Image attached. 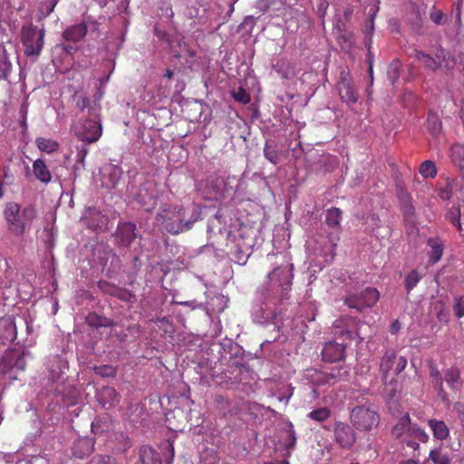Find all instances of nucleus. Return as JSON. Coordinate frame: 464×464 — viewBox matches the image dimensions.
<instances>
[{"label": "nucleus", "instance_id": "1", "mask_svg": "<svg viewBox=\"0 0 464 464\" xmlns=\"http://www.w3.org/2000/svg\"><path fill=\"white\" fill-rule=\"evenodd\" d=\"M266 261L272 271L257 288L256 303L252 306L253 320L258 324L275 323L281 314L279 305L289 298L294 277V265L285 252L270 253Z\"/></svg>", "mask_w": 464, "mask_h": 464}, {"label": "nucleus", "instance_id": "2", "mask_svg": "<svg viewBox=\"0 0 464 464\" xmlns=\"http://www.w3.org/2000/svg\"><path fill=\"white\" fill-rule=\"evenodd\" d=\"M76 107L86 116V120L73 126L74 135L82 141L90 144L96 142L102 134L99 108L90 106V99L83 94H74Z\"/></svg>", "mask_w": 464, "mask_h": 464}, {"label": "nucleus", "instance_id": "3", "mask_svg": "<svg viewBox=\"0 0 464 464\" xmlns=\"http://www.w3.org/2000/svg\"><path fill=\"white\" fill-rule=\"evenodd\" d=\"M392 435L403 447L412 450H418L420 443L429 440L428 434L418 424L412 423L409 413H404L398 418V421L392 428Z\"/></svg>", "mask_w": 464, "mask_h": 464}, {"label": "nucleus", "instance_id": "4", "mask_svg": "<svg viewBox=\"0 0 464 464\" xmlns=\"http://www.w3.org/2000/svg\"><path fill=\"white\" fill-rule=\"evenodd\" d=\"M159 224L169 233L179 234L188 230L197 221L198 217L186 218L185 208L180 206H166L157 214Z\"/></svg>", "mask_w": 464, "mask_h": 464}, {"label": "nucleus", "instance_id": "5", "mask_svg": "<svg viewBox=\"0 0 464 464\" xmlns=\"http://www.w3.org/2000/svg\"><path fill=\"white\" fill-rule=\"evenodd\" d=\"M154 304L155 308L150 307V312H147V324L149 323V327L151 330L150 338L158 341V337H172L174 325L162 308L165 299L160 295L155 299Z\"/></svg>", "mask_w": 464, "mask_h": 464}, {"label": "nucleus", "instance_id": "6", "mask_svg": "<svg viewBox=\"0 0 464 464\" xmlns=\"http://www.w3.org/2000/svg\"><path fill=\"white\" fill-rule=\"evenodd\" d=\"M5 218L8 229L15 236H22L36 218V209L27 206L21 210L17 203L10 202L5 206Z\"/></svg>", "mask_w": 464, "mask_h": 464}, {"label": "nucleus", "instance_id": "7", "mask_svg": "<svg viewBox=\"0 0 464 464\" xmlns=\"http://www.w3.org/2000/svg\"><path fill=\"white\" fill-rule=\"evenodd\" d=\"M44 29L32 24L22 27V44L27 56H39L44 47Z\"/></svg>", "mask_w": 464, "mask_h": 464}, {"label": "nucleus", "instance_id": "8", "mask_svg": "<svg viewBox=\"0 0 464 464\" xmlns=\"http://www.w3.org/2000/svg\"><path fill=\"white\" fill-rule=\"evenodd\" d=\"M351 421L355 429L366 431L379 425L380 416L374 408L360 405L352 410Z\"/></svg>", "mask_w": 464, "mask_h": 464}, {"label": "nucleus", "instance_id": "9", "mask_svg": "<svg viewBox=\"0 0 464 464\" xmlns=\"http://www.w3.org/2000/svg\"><path fill=\"white\" fill-rule=\"evenodd\" d=\"M28 353H19L14 351H7L0 362V372L10 380H16L18 372L25 369V357Z\"/></svg>", "mask_w": 464, "mask_h": 464}, {"label": "nucleus", "instance_id": "10", "mask_svg": "<svg viewBox=\"0 0 464 464\" xmlns=\"http://www.w3.org/2000/svg\"><path fill=\"white\" fill-rule=\"evenodd\" d=\"M408 363L406 357L398 356L394 352H387L382 357L380 362V372L382 379L385 385H392L393 380L388 382V376L391 372L395 375H399L404 371Z\"/></svg>", "mask_w": 464, "mask_h": 464}, {"label": "nucleus", "instance_id": "11", "mask_svg": "<svg viewBox=\"0 0 464 464\" xmlns=\"http://www.w3.org/2000/svg\"><path fill=\"white\" fill-rule=\"evenodd\" d=\"M336 88L340 96V100L346 103L350 109H352L353 106L358 102L359 93L353 79L348 71L342 70L340 72Z\"/></svg>", "mask_w": 464, "mask_h": 464}, {"label": "nucleus", "instance_id": "12", "mask_svg": "<svg viewBox=\"0 0 464 464\" xmlns=\"http://www.w3.org/2000/svg\"><path fill=\"white\" fill-rule=\"evenodd\" d=\"M379 296L380 295L376 288L366 287L360 293L346 295L344 304L350 308L362 312L364 308L373 306L378 301Z\"/></svg>", "mask_w": 464, "mask_h": 464}, {"label": "nucleus", "instance_id": "13", "mask_svg": "<svg viewBox=\"0 0 464 464\" xmlns=\"http://www.w3.org/2000/svg\"><path fill=\"white\" fill-rule=\"evenodd\" d=\"M233 246L230 250V258L238 265H245L252 254L253 239L252 237L238 233L233 236Z\"/></svg>", "mask_w": 464, "mask_h": 464}, {"label": "nucleus", "instance_id": "14", "mask_svg": "<svg viewBox=\"0 0 464 464\" xmlns=\"http://www.w3.org/2000/svg\"><path fill=\"white\" fill-rule=\"evenodd\" d=\"M357 320L350 316H343L335 320L334 327L335 335H339L343 341L353 340L359 337L357 331Z\"/></svg>", "mask_w": 464, "mask_h": 464}, {"label": "nucleus", "instance_id": "15", "mask_svg": "<svg viewBox=\"0 0 464 464\" xmlns=\"http://www.w3.org/2000/svg\"><path fill=\"white\" fill-rule=\"evenodd\" d=\"M87 24L81 23L66 28L63 34V39L66 44H63V49L71 53L76 50L74 44L82 41L87 34Z\"/></svg>", "mask_w": 464, "mask_h": 464}, {"label": "nucleus", "instance_id": "16", "mask_svg": "<svg viewBox=\"0 0 464 464\" xmlns=\"http://www.w3.org/2000/svg\"><path fill=\"white\" fill-rule=\"evenodd\" d=\"M334 433L335 442L342 448L350 449L355 442V433L346 423L336 421Z\"/></svg>", "mask_w": 464, "mask_h": 464}, {"label": "nucleus", "instance_id": "17", "mask_svg": "<svg viewBox=\"0 0 464 464\" xmlns=\"http://www.w3.org/2000/svg\"><path fill=\"white\" fill-rule=\"evenodd\" d=\"M121 175V170L119 167L113 164H104L99 171V179L101 186L105 188H114Z\"/></svg>", "mask_w": 464, "mask_h": 464}, {"label": "nucleus", "instance_id": "18", "mask_svg": "<svg viewBox=\"0 0 464 464\" xmlns=\"http://www.w3.org/2000/svg\"><path fill=\"white\" fill-rule=\"evenodd\" d=\"M321 354L324 362H334L341 361L345 356V345L334 341L325 343Z\"/></svg>", "mask_w": 464, "mask_h": 464}, {"label": "nucleus", "instance_id": "19", "mask_svg": "<svg viewBox=\"0 0 464 464\" xmlns=\"http://www.w3.org/2000/svg\"><path fill=\"white\" fill-rule=\"evenodd\" d=\"M16 338V325L11 316L0 318V341L5 343Z\"/></svg>", "mask_w": 464, "mask_h": 464}, {"label": "nucleus", "instance_id": "20", "mask_svg": "<svg viewBox=\"0 0 464 464\" xmlns=\"http://www.w3.org/2000/svg\"><path fill=\"white\" fill-rule=\"evenodd\" d=\"M99 403L103 408H111L119 402V394L116 390L112 387H102L96 393Z\"/></svg>", "mask_w": 464, "mask_h": 464}, {"label": "nucleus", "instance_id": "21", "mask_svg": "<svg viewBox=\"0 0 464 464\" xmlns=\"http://www.w3.org/2000/svg\"><path fill=\"white\" fill-rule=\"evenodd\" d=\"M136 237L135 225L130 222L122 223L116 231L117 242L124 246H128Z\"/></svg>", "mask_w": 464, "mask_h": 464}, {"label": "nucleus", "instance_id": "22", "mask_svg": "<svg viewBox=\"0 0 464 464\" xmlns=\"http://www.w3.org/2000/svg\"><path fill=\"white\" fill-rule=\"evenodd\" d=\"M94 441L90 438L76 440L72 448V455L77 459L88 457L93 450Z\"/></svg>", "mask_w": 464, "mask_h": 464}, {"label": "nucleus", "instance_id": "23", "mask_svg": "<svg viewBox=\"0 0 464 464\" xmlns=\"http://www.w3.org/2000/svg\"><path fill=\"white\" fill-rule=\"evenodd\" d=\"M410 56L420 62L425 69L431 72H436L442 66V62H439V59L417 49H414Z\"/></svg>", "mask_w": 464, "mask_h": 464}, {"label": "nucleus", "instance_id": "24", "mask_svg": "<svg viewBox=\"0 0 464 464\" xmlns=\"http://www.w3.org/2000/svg\"><path fill=\"white\" fill-rule=\"evenodd\" d=\"M443 380L453 392H459L462 389L461 372L457 366L445 370Z\"/></svg>", "mask_w": 464, "mask_h": 464}, {"label": "nucleus", "instance_id": "25", "mask_svg": "<svg viewBox=\"0 0 464 464\" xmlns=\"http://www.w3.org/2000/svg\"><path fill=\"white\" fill-rule=\"evenodd\" d=\"M430 376L432 381L433 387L437 390L439 396L443 400H448V394L443 388V378L437 365L433 362L429 364Z\"/></svg>", "mask_w": 464, "mask_h": 464}, {"label": "nucleus", "instance_id": "26", "mask_svg": "<svg viewBox=\"0 0 464 464\" xmlns=\"http://www.w3.org/2000/svg\"><path fill=\"white\" fill-rule=\"evenodd\" d=\"M91 427L92 433L101 435L113 430V421L109 415L104 414L95 418Z\"/></svg>", "mask_w": 464, "mask_h": 464}, {"label": "nucleus", "instance_id": "27", "mask_svg": "<svg viewBox=\"0 0 464 464\" xmlns=\"http://www.w3.org/2000/svg\"><path fill=\"white\" fill-rule=\"evenodd\" d=\"M263 154L270 163L276 166L281 160L282 150L275 140H267L264 145Z\"/></svg>", "mask_w": 464, "mask_h": 464}, {"label": "nucleus", "instance_id": "28", "mask_svg": "<svg viewBox=\"0 0 464 464\" xmlns=\"http://www.w3.org/2000/svg\"><path fill=\"white\" fill-rule=\"evenodd\" d=\"M33 172L34 177L41 182L47 184L52 179V175L44 160L38 159L33 163Z\"/></svg>", "mask_w": 464, "mask_h": 464}, {"label": "nucleus", "instance_id": "29", "mask_svg": "<svg viewBox=\"0 0 464 464\" xmlns=\"http://www.w3.org/2000/svg\"><path fill=\"white\" fill-rule=\"evenodd\" d=\"M450 160L452 163L459 169L464 178V145L456 143L450 147Z\"/></svg>", "mask_w": 464, "mask_h": 464}, {"label": "nucleus", "instance_id": "30", "mask_svg": "<svg viewBox=\"0 0 464 464\" xmlns=\"http://www.w3.org/2000/svg\"><path fill=\"white\" fill-rule=\"evenodd\" d=\"M428 245L430 247L429 253V262L435 264L439 262L442 256L444 246L440 238H429Z\"/></svg>", "mask_w": 464, "mask_h": 464}, {"label": "nucleus", "instance_id": "31", "mask_svg": "<svg viewBox=\"0 0 464 464\" xmlns=\"http://www.w3.org/2000/svg\"><path fill=\"white\" fill-rule=\"evenodd\" d=\"M343 211L338 208H331L325 214V224L334 231H339L341 228Z\"/></svg>", "mask_w": 464, "mask_h": 464}, {"label": "nucleus", "instance_id": "32", "mask_svg": "<svg viewBox=\"0 0 464 464\" xmlns=\"http://www.w3.org/2000/svg\"><path fill=\"white\" fill-rule=\"evenodd\" d=\"M428 424L436 439L443 440L448 438L450 430L443 420L430 419Z\"/></svg>", "mask_w": 464, "mask_h": 464}, {"label": "nucleus", "instance_id": "33", "mask_svg": "<svg viewBox=\"0 0 464 464\" xmlns=\"http://www.w3.org/2000/svg\"><path fill=\"white\" fill-rule=\"evenodd\" d=\"M435 56L439 59V62H442L440 68H443L446 72H450L455 67V58L446 53L442 48L435 53Z\"/></svg>", "mask_w": 464, "mask_h": 464}, {"label": "nucleus", "instance_id": "34", "mask_svg": "<svg viewBox=\"0 0 464 464\" xmlns=\"http://www.w3.org/2000/svg\"><path fill=\"white\" fill-rule=\"evenodd\" d=\"M427 129L434 137L438 136L441 132L442 122L437 113H429L427 119Z\"/></svg>", "mask_w": 464, "mask_h": 464}, {"label": "nucleus", "instance_id": "35", "mask_svg": "<svg viewBox=\"0 0 464 464\" xmlns=\"http://www.w3.org/2000/svg\"><path fill=\"white\" fill-rule=\"evenodd\" d=\"M12 70V63L7 56L6 49L0 44V78L6 77Z\"/></svg>", "mask_w": 464, "mask_h": 464}, {"label": "nucleus", "instance_id": "36", "mask_svg": "<svg viewBox=\"0 0 464 464\" xmlns=\"http://www.w3.org/2000/svg\"><path fill=\"white\" fill-rule=\"evenodd\" d=\"M35 143L38 149L46 153H52L57 150L59 144L53 140L45 139V138H37Z\"/></svg>", "mask_w": 464, "mask_h": 464}, {"label": "nucleus", "instance_id": "37", "mask_svg": "<svg viewBox=\"0 0 464 464\" xmlns=\"http://www.w3.org/2000/svg\"><path fill=\"white\" fill-rule=\"evenodd\" d=\"M230 367L234 368L232 374H234V372L236 371H237L238 373L235 374L234 377H228L229 381L232 383H238V382H242V378H241L240 374L243 372H248V367H247L246 363L243 361V359H241L239 361L233 362V363L230 365Z\"/></svg>", "mask_w": 464, "mask_h": 464}, {"label": "nucleus", "instance_id": "38", "mask_svg": "<svg viewBox=\"0 0 464 464\" xmlns=\"http://www.w3.org/2000/svg\"><path fill=\"white\" fill-rule=\"evenodd\" d=\"M430 459L432 460L434 464H450V459L449 454L444 451L442 449H435L430 450Z\"/></svg>", "mask_w": 464, "mask_h": 464}, {"label": "nucleus", "instance_id": "39", "mask_svg": "<svg viewBox=\"0 0 464 464\" xmlns=\"http://www.w3.org/2000/svg\"><path fill=\"white\" fill-rule=\"evenodd\" d=\"M421 276L418 272V270H411L406 276L404 280V285L407 293H410L420 281Z\"/></svg>", "mask_w": 464, "mask_h": 464}, {"label": "nucleus", "instance_id": "40", "mask_svg": "<svg viewBox=\"0 0 464 464\" xmlns=\"http://www.w3.org/2000/svg\"><path fill=\"white\" fill-rule=\"evenodd\" d=\"M420 173L425 179H433L437 175V168L431 160H425L420 164Z\"/></svg>", "mask_w": 464, "mask_h": 464}, {"label": "nucleus", "instance_id": "41", "mask_svg": "<svg viewBox=\"0 0 464 464\" xmlns=\"http://www.w3.org/2000/svg\"><path fill=\"white\" fill-rule=\"evenodd\" d=\"M446 218L458 228L460 234L462 233L463 229L460 223V209L459 208H450L446 214Z\"/></svg>", "mask_w": 464, "mask_h": 464}, {"label": "nucleus", "instance_id": "42", "mask_svg": "<svg viewBox=\"0 0 464 464\" xmlns=\"http://www.w3.org/2000/svg\"><path fill=\"white\" fill-rule=\"evenodd\" d=\"M100 83H99V86L97 87V91L95 92V94L93 95V99L92 101L90 100V106H96L97 108H99V111H101V105H100V102L102 100V98L103 97V94H104V86L106 85L107 82L109 81V76H107L106 78H101L100 80Z\"/></svg>", "mask_w": 464, "mask_h": 464}, {"label": "nucleus", "instance_id": "43", "mask_svg": "<svg viewBox=\"0 0 464 464\" xmlns=\"http://www.w3.org/2000/svg\"><path fill=\"white\" fill-rule=\"evenodd\" d=\"M401 64L399 60H393L387 70V76L392 84H394L400 77Z\"/></svg>", "mask_w": 464, "mask_h": 464}, {"label": "nucleus", "instance_id": "44", "mask_svg": "<svg viewBox=\"0 0 464 464\" xmlns=\"http://www.w3.org/2000/svg\"><path fill=\"white\" fill-rule=\"evenodd\" d=\"M331 415V411L326 407L315 409L308 413V418L317 422H323L326 420Z\"/></svg>", "mask_w": 464, "mask_h": 464}, {"label": "nucleus", "instance_id": "45", "mask_svg": "<svg viewBox=\"0 0 464 464\" xmlns=\"http://www.w3.org/2000/svg\"><path fill=\"white\" fill-rule=\"evenodd\" d=\"M285 440L286 449H288V450L293 449L295 445L296 436H295V432L294 430V427L292 424H290L285 429Z\"/></svg>", "mask_w": 464, "mask_h": 464}, {"label": "nucleus", "instance_id": "46", "mask_svg": "<svg viewBox=\"0 0 464 464\" xmlns=\"http://www.w3.org/2000/svg\"><path fill=\"white\" fill-rule=\"evenodd\" d=\"M452 309L456 317L461 318L464 316V295L456 296L454 298Z\"/></svg>", "mask_w": 464, "mask_h": 464}, {"label": "nucleus", "instance_id": "47", "mask_svg": "<svg viewBox=\"0 0 464 464\" xmlns=\"http://www.w3.org/2000/svg\"><path fill=\"white\" fill-rule=\"evenodd\" d=\"M348 375V371L343 368H339L337 370H333L331 372L327 373L326 378L327 382L330 381H340L346 379Z\"/></svg>", "mask_w": 464, "mask_h": 464}, {"label": "nucleus", "instance_id": "48", "mask_svg": "<svg viewBox=\"0 0 464 464\" xmlns=\"http://www.w3.org/2000/svg\"><path fill=\"white\" fill-rule=\"evenodd\" d=\"M365 225L371 231H374L382 226V221L377 214L372 213L367 216Z\"/></svg>", "mask_w": 464, "mask_h": 464}, {"label": "nucleus", "instance_id": "49", "mask_svg": "<svg viewBox=\"0 0 464 464\" xmlns=\"http://www.w3.org/2000/svg\"><path fill=\"white\" fill-rule=\"evenodd\" d=\"M218 460L217 453L213 450H206L201 455V462L203 464H215Z\"/></svg>", "mask_w": 464, "mask_h": 464}, {"label": "nucleus", "instance_id": "50", "mask_svg": "<svg viewBox=\"0 0 464 464\" xmlns=\"http://www.w3.org/2000/svg\"><path fill=\"white\" fill-rule=\"evenodd\" d=\"M155 35L158 38L159 42H160V48L167 49L169 46L170 41L168 34L163 31L160 30L159 28H155Z\"/></svg>", "mask_w": 464, "mask_h": 464}, {"label": "nucleus", "instance_id": "51", "mask_svg": "<svg viewBox=\"0 0 464 464\" xmlns=\"http://www.w3.org/2000/svg\"><path fill=\"white\" fill-rule=\"evenodd\" d=\"M0 464H31L25 459L14 460L11 455L0 453Z\"/></svg>", "mask_w": 464, "mask_h": 464}, {"label": "nucleus", "instance_id": "52", "mask_svg": "<svg viewBox=\"0 0 464 464\" xmlns=\"http://www.w3.org/2000/svg\"><path fill=\"white\" fill-rule=\"evenodd\" d=\"M233 97L236 101L243 104H246L250 102L249 94L242 88H240L237 92H234Z\"/></svg>", "mask_w": 464, "mask_h": 464}, {"label": "nucleus", "instance_id": "53", "mask_svg": "<svg viewBox=\"0 0 464 464\" xmlns=\"http://www.w3.org/2000/svg\"><path fill=\"white\" fill-rule=\"evenodd\" d=\"M430 19L436 24H444L446 23L444 14L440 10H433L430 13Z\"/></svg>", "mask_w": 464, "mask_h": 464}, {"label": "nucleus", "instance_id": "54", "mask_svg": "<svg viewBox=\"0 0 464 464\" xmlns=\"http://www.w3.org/2000/svg\"><path fill=\"white\" fill-rule=\"evenodd\" d=\"M50 380L52 381V382H57L60 378H62L63 374L64 373L62 366H57V367H52L50 369Z\"/></svg>", "mask_w": 464, "mask_h": 464}, {"label": "nucleus", "instance_id": "55", "mask_svg": "<svg viewBox=\"0 0 464 464\" xmlns=\"http://www.w3.org/2000/svg\"><path fill=\"white\" fill-rule=\"evenodd\" d=\"M91 464H115L114 460L109 456L99 455L92 459Z\"/></svg>", "mask_w": 464, "mask_h": 464}, {"label": "nucleus", "instance_id": "56", "mask_svg": "<svg viewBox=\"0 0 464 464\" xmlns=\"http://www.w3.org/2000/svg\"><path fill=\"white\" fill-rule=\"evenodd\" d=\"M453 410L460 420L462 426L464 427V402L458 401L454 403Z\"/></svg>", "mask_w": 464, "mask_h": 464}, {"label": "nucleus", "instance_id": "57", "mask_svg": "<svg viewBox=\"0 0 464 464\" xmlns=\"http://www.w3.org/2000/svg\"><path fill=\"white\" fill-rule=\"evenodd\" d=\"M88 148L86 144L81 145V147L78 148V153H77V162L83 163L86 155L88 154Z\"/></svg>", "mask_w": 464, "mask_h": 464}, {"label": "nucleus", "instance_id": "58", "mask_svg": "<svg viewBox=\"0 0 464 464\" xmlns=\"http://www.w3.org/2000/svg\"><path fill=\"white\" fill-rule=\"evenodd\" d=\"M95 371L98 374L102 376H113L114 375V370L111 366H102L95 368Z\"/></svg>", "mask_w": 464, "mask_h": 464}, {"label": "nucleus", "instance_id": "59", "mask_svg": "<svg viewBox=\"0 0 464 464\" xmlns=\"http://www.w3.org/2000/svg\"><path fill=\"white\" fill-rule=\"evenodd\" d=\"M367 62L369 63V74L371 79L373 78V62H374V55L371 51V48H368V53H367Z\"/></svg>", "mask_w": 464, "mask_h": 464}, {"label": "nucleus", "instance_id": "60", "mask_svg": "<svg viewBox=\"0 0 464 464\" xmlns=\"http://www.w3.org/2000/svg\"><path fill=\"white\" fill-rule=\"evenodd\" d=\"M179 304L185 305V306H188L191 309L201 308L203 306L202 304L198 303L196 300L187 301V302H180Z\"/></svg>", "mask_w": 464, "mask_h": 464}, {"label": "nucleus", "instance_id": "61", "mask_svg": "<svg viewBox=\"0 0 464 464\" xmlns=\"http://www.w3.org/2000/svg\"><path fill=\"white\" fill-rule=\"evenodd\" d=\"M150 451L152 464H162L160 455L154 451L152 449H147V451Z\"/></svg>", "mask_w": 464, "mask_h": 464}, {"label": "nucleus", "instance_id": "62", "mask_svg": "<svg viewBox=\"0 0 464 464\" xmlns=\"http://www.w3.org/2000/svg\"><path fill=\"white\" fill-rule=\"evenodd\" d=\"M439 195L442 200H449L451 197V190L448 188H441L439 192Z\"/></svg>", "mask_w": 464, "mask_h": 464}, {"label": "nucleus", "instance_id": "63", "mask_svg": "<svg viewBox=\"0 0 464 464\" xmlns=\"http://www.w3.org/2000/svg\"><path fill=\"white\" fill-rule=\"evenodd\" d=\"M342 38L343 39V43L342 44V48L347 49V50L350 49L353 45V42L344 36H343Z\"/></svg>", "mask_w": 464, "mask_h": 464}, {"label": "nucleus", "instance_id": "64", "mask_svg": "<svg viewBox=\"0 0 464 464\" xmlns=\"http://www.w3.org/2000/svg\"><path fill=\"white\" fill-rule=\"evenodd\" d=\"M400 328H401L400 323L398 321H395L391 325V333L393 334H397L398 331L400 330Z\"/></svg>", "mask_w": 464, "mask_h": 464}]
</instances>
